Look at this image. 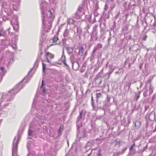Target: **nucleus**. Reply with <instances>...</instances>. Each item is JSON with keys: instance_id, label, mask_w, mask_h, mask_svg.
Listing matches in <instances>:
<instances>
[{"instance_id": "1", "label": "nucleus", "mask_w": 156, "mask_h": 156, "mask_svg": "<svg viewBox=\"0 0 156 156\" xmlns=\"http://www.w3.org/2000/svg\"><path fill=\"white\" fill-rule=\"evenodd\" d=\"M42 12L43 14V15L42 16V22L43 25H45V26L47 21H48V22L49 24H50V25H51V22H52L53 19H54V17L52 16V14L51 11L50 10H48V13L47 14L48 16V17L45 16L44 15V12L43 11H42Z\"/></svg>"}, {"instance_id": "2", "label": "nucleus", "mask_w": 156, "mask_h": 156, "mask_svg": "<svg viewBox=\"0 0 156 156\" xmlns=\"http://www.w3.org/2000/svg\"><path fill=\"white\" fill-rule=\"evenodd\" d=\"M19 135L15 136L13 143V148L12 149V156H18L17 154V144L19 140Z\"/></svg>"}, {"instance_id": "3", "label": "nucleus", "mask_w": 156, "mask_h": 156, "mask_svg": "<svg viewBox=\"0 0 156 156\" xmlns=\"http://www.w3.org/2000/svg\"><path fill=\"white\" fill-rule=\"evenodd\" d=\"M84 14V10L82 6H79L77 11L75 13V16L76 18L79 19Z\"/></svg>"}, {"instance_id": "4", "label": "nucleus", "mask_w": 156, "mask_h": 156, "mask_svg": "<svg viewBox=\"0 0 156 156\" xmlns=\"http://www.w3.org/2000/svg\"><path fill=\"white\" fill-rule=\"evenodd\" d=\"M102 45L101 43H98L94 48V49L92 53V56H91L92 58H94L95 56L94 54L95 53L96 51L102 48Z\"/></svg>"}, {"instance_id": "5", "label": "nucleus", "mask_w": 156, "mask_h": 156, "mask_svg": "<svg viewBox=\"0 0 156 156\" xmlns=\"http://www.w3.org/2000/svg\"><path fill=\"white\" fill-rule=\"evenodd\" d=\"M54 57V55L49 52H47L45 55V57L47 61L50 64H52L51 61L49 59V58H52Z\"/></svg>"}, {"instance_id": "6", "label": "nucleus", "mask_w": 156, "mask_h": 156, "mask_svg": "<svg viewBox=\"0 0 156 156\" xmlns=\"http://www.w3.org/2000/svg\"><path fill=\"white\" fill-rule=\"evenodd\" d=\"M147 118H148V119L151 121H153L154 120L155 118V114L154 112H152L148 115H147L146 116Z\"/></svg>"}, {"instance_id": "7", "label": "nucleus", "mask_w": 156, "mask_h": 156, "mask_svg": "<svg viewBox=\"0 0 156 156\" xmlns=\"http://www.w3.org/2000/svg\"><path fill=\"white\" fill-rule=\"evenodd\" d=\"M141 92V91H139L137 93H135V95L134 98V100L135 101H137L140 98Z\"/></svg>"}, {"instance_id": "8", "label": "nucleus", "mask_w": 156, "mask_h": 156, "mask_svg": "<svg viewBox=\"0 0 156 156\" xmlns=\"http://www.w3.org/2000/svg\"><path fill=\"white\" fill-rule=\"evenodd\" d=\"M83 111H81L80 112V115H79L78 118H77V128L78 129L79 128V126L78 125V123L79 122V121L81 120L83 117Z\"/></svg>"}, {"instance_id": "9", "label": "nucleus", "mask_w": 156, "mask_h": 156, "mask_svg": "<svg viewBox=\"0 0 156 156\" xmlns=\"http://www.w3.org/2000/svg\"><path fill=\"white\" fill-rule=\"evenodd\" d=\"M18 87L16 86L14 87L13 89L9 91V92L13 94L16 93L18 91Z\"/></svg>"}, {"instance_id": "10", "label": "nucleus", "mask_w": 156, "mask_h": 156, "mask_svg": "<svg viewBox=\"0 0 156 156\" xmlns=\"http://www.w3.org/2000/svg\"><path fill=\"white\" fill-rule=\"evenodd\" d=\"M61 60H62V62H63V63H64V64L66 66H68V65L66 63V57L64 55L63 52V54L62 55V57L61 58Z\"/></svg>"}, {"instance_id": "11", "label": "nucleus", "mask_w": 156, "mask_h": 156, "mask_svg": "<svg viewBox=\"0 0 156 156\" xmlns=\"http://www.w3.org/2000/svg\"><path fill=\"white\" fill-rule=\"evenodd\" d=\"M94 81L95 83L97 85H99L101 82V80L100 78L96 77L95 78Z\"/></svg>"}, {"instance_id": "12", "label": "nucleus", "mask_w": 156, "mask_h": 156, "mask_svg": "<svg viewBox=\"0 0 156 156\" xmlns=\"http://www.w3.org/2000/svg\"><path fill=\"white\" fill-rule=\"evenodd\" d=\"M78 48L79 49V54L80 55H82L84 51L83 48V47L82 46L80 47H79Z\"/></svg>"}, {"instance_id": "13", "label": "nucleus", "mask_w": 156, "mask_h": 156, "mask_svg": "<svg viewBox=\"0 0 156 156\" xmlns=\"http://www.w3.org/2000/svg\"><path fill=\"white\" fill-rule=\"evenodd\" d=\"M102 95L100 93H97L96 94V101L97 102L98 101V99L99 98H101L102 97Z\"/></svg>"}, {"instance_id": "14", "label": "nucleus", "mask_w": 156, "mask_h": 156, "mask_svg": "<svg viewBox=\"0 0 156 156\" xmlns=\"http://www.w3.org/2000/svg\"><path fill=\"white\" fill-rule=\"evenodd\" d=\"M134 124L135 126L136 127L138 128L141 125V122L139 121H136Z\"/></svg>"}, {"instance_id": "15", "label": "nucleus", "mask_w": 156, "mask_h": 156, "mask_svg": "<svg viewBox=\"0 0 156 156\" xmlns=\"http://www.w3.org/2000/svg\"><path fill=\"white\" fill-rule=\"evenodd\" d=\"M11 24L13 26L14 29L15 31H17L18 29V27H19V26H18V24H17L16 25H13L12 24V23L11 22Z\"/></svg>"}, {"instance_id": "16", "label": "nucleus", "mask_w": 156, "mask_h": 156, "mask_svg": "<svg viewBox=\"0 0 156 156\" xmlns=\"http://www.w3.org/2000/svg\"><path fill=\"white\" fill-rule=\"evenodd\" d=\"M69 31L68 30L66 29L64 34V36L65 37H67L68 36Z\"/></svg>"}, {"instance_id": "17", "label": "nucleus", "mask_w": 156, "mask_h": 156, "mask_svg": "<svg viewBox=\"0 0 156 156\" xmlns=\"http://www.w3.org/2000/svg\"><path fill=\"white\" fill-rule=\"evenodd\" d=\"M5 31L3 29L0 30V37L1 36H4L5 34Z\"/></svg>"}, {"instance_id": "18", "label": "nucleus", "mask_w": 156, "mask_h": 156, "mask_svg": "<svg viewBox=\"0 0 156 156\" xmlns=\"http://www.w3.org/2000/svg\"><path fill=\"white\" fill-rule=\"evenodd\" d=\"M109 67L110 68V69L109 71L112 73L115 69V68L113 67L112 65L109 66Z\"/></svg>"}, {"instance_id": "19", "label": "nucleus", "mask_w": 156, "mask_h": 156, "mask_svg": "<svg viewBox=\"0 0 156 156\" xmlns=\"http://www.w3.org/2000/svg\"><path fill=\"white\" fill-rule=\"evenodd\" d=\"M97 27V26H95L93 28V30L92 31V34L91 35V37H92L93 36V34L95 33V34H96V29Z\"/></svg>"}, {"instance_id": "20", "label": "nucleus", "mask_w": 156, "mask_h": 156, "mask_svg": "<svg viewBox=\"0 0 156 156\" xmlns=\"http://www.w3.org/2000/svg\"><path fill=\"white\" fill-rule=\"evenodd\" d=\"M77 33L79 34V36H80L82 32L81 29L80 28L78 27H77Z\"/></svg>"}, {"instance_id": "21", "label": "nucleus", "mask_w": 156, "mask_h": 156, "mask_svg": "<svg viewBox=\"0 0 156 156\" xmlns=\"http://www.w3.org/2000/svg\"><path fill=\"white\" fill-rule=\"evenodd\" d=\"M68 22L69 24H72L74 23V21L72 19L70 18L68 20Z\"/></svg>"}, {"instance_id": "22", "label": "nucleus", "mask_w": 156, "mask_h": 156, "mask_svg": "<svg viewBox=\"0 0 156 156\" xmlns=\"http://www.w3.org/2000/svg\"><path fill=\"white\" fill-rule=\"evenodd\" d=\"M43 65V71L44 73L45 72V70L46 69V65L42 62Z\"/></svg>"}, {"instance_id": "23", "label": "nucleus", "mask_w": 156, "mask_h": 156, "mask_svg": "<svg viewBox=\"0 0 156 156\" xmlns=\"http://www.w3.org/2000/svg\"><path fill=\"white\" fill-rule=\"evenodd\" d=\"M63 126H61L58 131V133L59 134H60L61 133L62 131L63 130Z\"/></svg>"}, {"instance_id": "24", "label": "nucleus", "mask_w": 156, "mask_h": 156, "mask_svg": "<svg viewBox=\"0 0 156 156\" xmlns=\"http://www.w3.org/2000/svg\"><path fill=\"white\" fill-rule=\"evenodd\" d=\"M135 143H134L129 148V151H131L132 150H133V148L135 147Z\"/></svg>"}, {"instance_id": "25", "label": "nucleus", "mask_w": 156, "mask_h": 156, "mask_svg": "<svg viewBox=\"0 0 156 156\" xmlns=\"http://www.w3.org/2000/svg\"><path fill=\"white\" fill-rule=\"evenodd\" d=\"M153 88L152 86L151 85L150 86L149 91L150 92V94H151L153 91Z\"/></svg>"}, {"instance_id": "26", "label": "nucleus", "mask_w": 156, "mask_h": 156, "mask_svg": "<svg viewBox=\"0 0 156 156\" xmlns=\"http://www.w3.org/2000/svg\"><path fill=\"white\" fill-rule=\"evenodd\" d=\"M58 38L56 37H55L52 40L53 42H56L58 40Z\"/></svg>"}, {"instance_id": "27", "label": "nucleus", "mask_w": 156, "mask_h": 156, "mask_svg": "<svg viewBox=\"0 0 156 156\" xmlns=\"http://www.w3.org/2000/svg\"><path fill=\"white\" fill-rule=\"evenodd\" d=\"M110 99H111L110 96L108 95V94H107L106 100L107 101V102H109L110 101Z\"/></svg>"}, {"instance_id": "28", "label": "nucleus", "mask_w": 156, "mask_h": 156, "mask_svg": "<svg viewBox=\"0 0 156 156\" xmlns=\"http://www.w3.org/2000/svg\"><path fill=\"white\" fill-rule=\"evenodd\" d=\"M0 69L1 71V73H2L4 74L5 73V69L3 67H2L0 68Z\"/></svg>"}, {"instance_id": "29", "label": "nucleus", "mask_w": 156, "mask_h": 156, "mask_svg": "<svg viewBox=\"0 0 156 156\" xmlns=\"http://www.w3.org/2000/svg\"><path fill=\"white\" fill-rule=\"evenodd\" d=\"M127 149L126 147L122 149V152H120V154H122L126 151Z\"/></svg>"}, {"instance_id": "30", "label": "nucleus", "mask_w": 156, "mask_h": 156, "mask_svg": "<svg viewBox=\"0 0 156 156\" xmlns=\"http://www.w3.org/2000/svg\"><path fill=\"white\" fill-rule=\"evenodd\" d=\"M33 132L32 130L29 129L28 132L29 135L31 136L32 135Z\"/></svg>"}, {"instance_id": "31", "label": "nucleus", "mask_w": 156, "mask_h": 156, "mask_svg": "<svg viewBox=\"0 0 156 156\" xmlns=\"http://www.w3.org/2000/svg\"><path fill=\"white\" fill-rule=\"evenodd\" d=\"M91 105H92V106L93 107H94V100L92 96H91Z\"/></svg>"}, {"instance_id": "32", "label": "nucleus", "mask_w": 156, "mask_h": 156, "mask_svg": "<svg viewBox=\"0 0 156 156\" xmlns=\"http://www.w3.org/2000/svg\"><path fill=\"white\" fill-rule=\"evenodd\" d=\"M112 73L109 71L106 74V75H108V78H109L110 77V75Z\"/></svg>"}, {"instance_id": "33", "label": "nucleus", "mask_w": 156, "mask_h": 156, "mask_svg": "<svg viewBox=\"0 0 156 156\" xmlns=\"http://www.w3.org/2000/svg\"><path fill=\"white\" fill-rule=\"evenodd\" d=\"M38 66V63H37V60L36 62L34 64V68H37V67Z\"/></svg>"}, {"instance_id": "34", "label": "nucleus", "mask_w": 156, "mask_h": 156, "mask_svg": "<svg viewBox=\"0 0 156 156\" xmlns=\"http://www.w3.org/2000/svg\"><path fill=\"white\" fill-rule=\"evenodd\" d=\"M131 83H132L131 82H129L127 83L126 84V86L129 87V89Z\"/></svg>"}, {"instance_id": "35", "label": "nucleus", "mask_w": 156, "mask_h": 156, "mask_svg": "<svg viewBox=\"0 0 156 156\" xmlns=\"http://www.w3.org/2000/svg\"><path fill=\"white\" fill-rule=\"evenodd\" d=\"M98 8V4L97 3L95 5V10L97 11Z\"/></svg>"}, {"instance_id": "36", "label": "nucleus", "mask_w": 156, "mask_h": 156, "mask_svg": "<svg viewBox=\"0 0 156 156\" xmlns=\"http://www.w3.org/2000/svg\"><path fill=\"white\" fill-rule=\"evenodd\" d=\"M121 154L120 152H118L115 153L114 154V156H119V155Z\"/></svg>"}, {"instance_id": "37", "label": "nucleus", "mask_w": 156, "mask_h": 156, "mask_svg": "<svg viewBox=\"0 0 156 156\" xmlns=\"http://www.w3.org/2000/svg\"><path fill=\"white\" fill-rule=\"evenodd\" d=\"M147 38V36L146 35H145L144 36L143 38V40H146V39Z\"/></svg>"}, {"instance_id": "38", "label": "nucleus", "mask_w": 156, "mask_h": 156, "mask_svg": "<svg viewBox=\"0 0 156 156\" xmlns=\"http://www.w3.org/2000/svg\"><path fill=\"white\" fill-rule=\"evenodd\" d=\"M44 80L42 81V85L41 87V88H43V86L44 85Z\"/></svg>"}, {"instance_id": "39", "label": "nucleus", "mask_w": 156, "mask_h": 156, "mask_svg": "<svg viewBox=\"0 0 156 156\" xmlns=\"http://www.w3.org/2000/svg\"><path fill=\"white\" fill-rule=\"evenodd\" d=\"M12 48L14 49H16V45L15 44L14 45H12Z\"/></svg>"}, {"instance_id": "40", "label": "nucleus", "mask_w": 156, "mask_h": 156, "mask_svg": "<svg viewBox=\"0 0 156 156\" xmlns=\"http://www.w3.org/2000/svg\"><path fill=\"white\" fill-rule=\"evenodd\" d=\"M90 28V26L89 25H87V27L85 28V29H86L87 30L89 29Z\"/></svg>"}, {"instance_id": "41", "label": "nucleus", "mask_w": 156, "mask_h": 156, "mask_svg": "<svg viewBox=\"0 0 156 156\" xmlns=\"http://www.w3.org/2000/svg\"><path fill=\"white\" fill-rule=\"evenodd\" d=\"M41 88L43 89V90H42L43 94H44V93H45V89L43 87V88Z\"/></svg>"}, {"instance_id": "42", "label": "nucleus", "mask_w": 156, "mask_h": 156, "mask_svg": "<svg viewBox=\"0 0 156 156\" xmlns=\"http://www.w3.org/2000/svg\"><path fill=\"white\" fill-rule=\"evenodd\" d=\"M13 9L14 10H17L16 8L15 7H16L15 5H13Z\"/></svg>"}, {"instance_id": "43", "label": "nucleus", "mask_w": 156, "mask_h": 156, "mask_svg": "<svg viewBox=\"0 0 156 156\" xmlns=\"http://www.w3.org/2000/svg\"><path fill=\"white\" fill-rule=\"evenodd\" d=\"M144 96L145 97H146L147 96V94L146 92H145L144 93Z\"/></svg>"}, {"instance_id": "44", "label": "nucleus", "mask_w": 156, "mask_h": 156, "mask_svg": "<svg viewBox=\"0 0 156 156\" xmlns=\"http://www.w3.org/2000/svg\"><path fill=\"white\" fill-rule=\"evenodd\" d=\"M55 0H51L50 2L51 3H55Z\"/></svg>"}, {"instance_id": "45", "label": "nucleus", "mask_w": 156, "mask_h": 156, "mask_svg": "<svg viewBox=\"0 0 156 156\" xmlns=\"http://www.w3.org/2000/svg\"><path fill=\"white\" fill-rule=\"evenodd\" d=\"M107 7H108V6H107V4H105V8H104L105 9V10H106L107 9Z\"/></svg>"}, {"instance_id": "46", "label": "nucleus", "mask_w": 156, "mask_h": 156, "mask_svg": "<svg viewBox=\"0 0 156 156\" xmlns=\"http://www.w3.org/2000/svg\"><path fill=\"white\" fill-rule=\"evenodd\" d=\"M136 81L133 80H132L131 82L132 83H133L136 82Z\"/></svg>"}, {"instance_id": "47", "label": "nucleus", "mask_w": 156, "mask_h": 156, "mask_svg": "<svg viewBox=\"0 0 156 156\" xmlns=\"http://www.w3.org/2000/svg\"><path fill=\"white\" fill-rule=\"evenodd\" d=\"M144 151V150H139V152H143Z\"/></svg>"}, {"instance_id": "48", "label": "nucleus", "mask_w": 156, "mask_h": 156, "mask_svg": "<svg viewBox=\"0 0 156 156\" xmlns=\"http://www.w3.org/2000/svg\"><path fill=\"white\" fill-rule=\"evenodd\" d=\"M131 64H132L131 63H129V67H130Z\"/></svg>"}, {"instance_id": "49", "label": "nucleus", "mask_w": 156, "mask_h": 156, "mask_svg": "<svg viewBox=\"0 0 156 156\" xmlns=\"http://www.w3.org/2000/svg\"><path fill=\"white\" fill-rule=\"evenodd\" d=\"M128 60H129V59H127L126 60V61L125 62V64H127V62L128 61Z\"/></svg>"}, {"instance_id": "50", "label": "nucleus", "mask_w": 156, "mask_h": 156, "mask_svg": "<svg viewBox=\"0 0 156 156\" xmlns=\"http://www.w3.org/2000/svg\"><path fill=\"white\" fill-rule=\"evenodd\" d=\"M98 156H101L100 153H99L98 154Z\"/></svg>"}, {"instance_id": "51", "label": "nucleus", "mask_w": 156, "mask_h": 156, "mask_svg": "<svg viewBox=\"0 0 156 156\" xmlns=\"http://www.w3.org/2000/svg\"><path fill=\"white\" fill-rule=\"evenodd\" d=\"M111 39V37L109 38L108 39V42H109V41H110Z\"/></svg>"}, {"instance_id": "52", "label": "nucleus", "mask_w": 156, "mask_h": 156, "mask_svg": "<svg viewBox=\"0 0 156 156\" xmlns=\"http://www.w3.org/2000/svg\"><path fill=\"white\" fill-rule=\"evenodd\" d=\"M119 73V72L118 71H117V72H115V73L116 74H118Z\"/></svg>"}, {"instance_id": "53", "label": "nucleus", "mask_w": 156, "mask_h": 156, "mask_svg": "<svg viewBox=\"0 0 156 156\" xmlns=\"http://www.w3.org/2000/svg\"><path fill=\"white\" fill-rule=\"evenodd\" d=\"M32 69H31V71H29V73L28 75H29V74L30 73V72H31V71H32Z\"/></svg>"}, {"instance_id": "54", "label": "nucleus", "mask_w": 156, "mask_h": 156, "mask_svg": "<svg viewBox=\"0 0 156 156\" xmlns=\"http://www.w3.org/2000/svg\"><path fill=\"white\" fill-rule=\"evenodd\" d=\"M142 82H140V87H141V86H142Z\"/></svg>"}, {"instance_id": "55", "label": "nucleus", "mask_w": 156, "mask_h": 156, "mask_svg": "<svg viewBox=\"0 0 156 156\" xmlns=\"http://www.w3.org/2000/svg\"><path fill=\"white\" fill-rule=\"evenodd\" d=\"M42 54V52H40V55H41Z\"/></svg>"}, {"instance_id": "56", "label": "nucleus", "mask_w": 156, "mask_h": 156, "mask_svg": "<svg viewBox=\"0 0 156 156\" xmlns=\"http://www.w3.org/2000/svg\"><path fill=\"white\" fill-rule=\"evenodd\" d=\"M19 0H17V2H19Z\"/></svg>"}, {"instance_id": "57", "label": "nucleus", "mask_w": 156, "mask_h": 156, "mask_svg": "<svg viewBox=\"0 0 156 156\" xmlns=\"http://www.w3.org/2000/svg\"><path fill=\"white\" fill-rule=\"evenodd\" d=\"M67 155H68L67 154H66V156H67Z\"/></svg>"}, {"instance_id": "58", "label": "nucleus", "mask_w": 156, "mask_h": 156, "mask_svg": "<svg viewBox=\"0 0 156 156\" xmlns=\"http://www.w3.org/2000/svg\"><path fill=\"white\" fill-rule=\"evenodd\" d=\"M154 25H156V24H155V23H154Z\"/></svg>"}, {"instance_id": "59", "label": "nucleus", "mask_w": 156, "mask_h": 156, "mask_svg": "<svg viewBox=\"0 0 156 156\" xmlns=\"http://www.w3.org/2000/svg\"><path fill=\"white\" fill-rule=\"evenodd\" d=\"M154 25H156V24H155V23H154Z\"/></svg>"}]
</instances>
